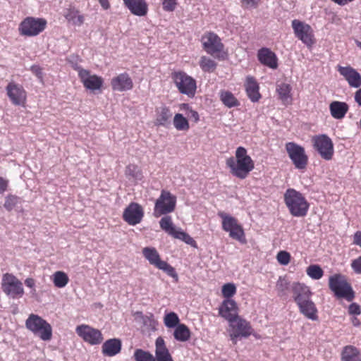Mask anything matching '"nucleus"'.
<instances>
[{
  "label": "nucleus",
  "instance_id": "43",
  "mask_svg": "<svg viewBox=\"0 0 361 361\" xmlns=\"http://www.w3.org/2000/svg\"><path fill=\"white\" fill-rule=\"evenodd\" d=\"M180 319L175 312H169L165 314L164 323L167 328H176L179 324Z\"/></svg>",
  "mask_w": 361,
  "mask_h": 361
},
{
  "label": "nucleus",
  "instance_id": "46",
  "mask_svg": "<svg viewBox=\"0 0 361 361\" xmlns=\"http://www.w3.org/2000/svg\"><path fill=\"white\" fill-rule=\"evenodd\" d=\"M222 295L226 299H230L236 293V287L233 283H228L222 286Z\"/></svg>",
  "mask_w": 361,
  "mask_h": 361
},
{
  "label": "nucleus",
  "instance_id": "48",
  "mask_svg": "<svg viewBox=\"0 0 361 361\" xmlns=\"http://www.w3.org/2000/svg\"><path fill=\"white\" fill-rule=\"evenodd\" d=\"M180 109L183 111H186L187 116L189 118L192 119L194 122L197 123L199 121L200 118L198 113L196 111L192 109L188 104H181Z\"/></svg>",
  "mask_w": 361,
  "mask_h": 361
},
{
  "label": "nucleus",
  "instance_id": "44",
  "mask_svg": "<svg viewBox=\"0 0 361 361\" xmlns=\"http://www.w3.org/2000/svg\"><path fill=\"white\" fill-rule=\"evenodd\" d=\"M126 175L135 180H141L142 178L141 170L137 166L134 164H130L126 167Z\"/></svg>",
  "mask_w": 361,
  "mask_h": 361
},
{
  "label": "nucleus",
  "instance_id": "29",
  "mask_svg": "<svg viewBox=\"0 0 361 361\" xmlns=\"http://www.w3.org/2000/svg\"><path fill=\"white\" fill-rule=\"evenodd\" d=\"M156 361H173L168 348L166 346L164 338L158 337L155 341Z\"/></svg>",
  "mask_w": 361,
  "mask_h": 361
},
{
  "label": "nucleus",
  "instance_id": "3",
  "mask_svg": "<svg viewBox=\"0 0 361 361\" xmlns=\"http://www.w3.org/2000/svg\"><path fill=\"white\" fill-rule=\"evenodd\" d=\"M25 326L35 336L44 341H49L52 338L51 326L37 314H30L25 321Z\"/></svg>",
  "mask_w": 361,
  "mask_h": 361
},
{
  "label": "nucleus",
  "instance_id": "17",
  "mask_svg": "<svg viewBox=\"0 0 361 361\" xmlns=\"http://www.w3.org/2000/svg\"><path fill=\"white\" fill-rule=\"evenodd\" d=\"M75 332L85 342L92 345L100 344L104 339L99 330L87 324L78 326Z\"/></svg>",
  "mask_w": 361,
  "mask_h": 361
},
{
  "label": "nucleus",
  "instance_id": "31",
  "mask_svg": "<svg viewBox=\"0 0 361 361\" xmlns=\"http://www.w3.org/2000/svg\"><path fill=\"white\" fill-rule=\"evenodd\" d=\"M63 16L69 23L75 26L80 27L85 21L84 16L74 6L68 8Z\"/></svg>",
  "mask_w": 361,
  "mask_h": 361
},
{
  "label": "nucleus",
  "instance_id": "27",
  "mask_svg": "<svg viewBox=\"0 0 361 361\" xmlns=\"http://www.w3.org/2000/svg\"><path fill=\"white\" fill-rule=\"evenodd\" d=\"M297 305L299 308L300 312L306 318L312 321L318 320V310L316 305L312 299L300 302Z\"/></svg>",
  "mask_w": 361,
  "mask_h": 361
},
{
  "label": "nucleus",
  "instance_id": "38",
  "mask_svg": "<svg viewBox=\"0 0 361 361\" xmlns=\"http://www.w3.org/2000/svg\"><path fill=\"white\" fill-rule=\"evenodd\" d=\"M52 281L56 287L61 288L68 284L69 279L65 272L57 271L52 275Z\"/></svg>",
  "mask_w": 361,
  "mask_h": 361
},
{
  "label": "nucleus",
  "instance_id": "57",
  "mask_svg": "<svg viewBox=\"0 0 361 361\" xmlns=\"http://www.w3.org/2000/svg\"><path fill=\"white\" fill-rule=\"evenodd\" d=\"M99 3L100 4L101 6L104 9L107 10L110 8V4L109 2V0H98Z\"/></svg>",
  "mask_w": 361,
  "mask_h": 361
},
{
  "label": "nucleus",
  "instance_id": "10",
  "mask_svg": "<svg viewBox=\"0 0 361 361\" xmlns=\"http://www.w3.org/2000/svg\"><path fill=\"white\" fill-rule=\"evenodd\" d=\"M286 149L289 158L296 169L303 170L306 168L308 157L303 147L295 142H290L286 144Z\"/></svg>",
  "mask_w": 361,
  "mask_h": 361
},
{
  "label": "nucleus",
  "instance_id": "62",
  "mask_svg": "<svg viewBox=\"0 0 361 361\" xmlns=\"http://www.w3.org/2000/svg\"><path fill=\"white\" fill-rule=\"evenodd\" d=\"M360 128H361V119L360 120Z\"/></svg>",
  "mask_w": 361,
  "mask_h": 361
},
{
  "label": "nucleus",
  "instance_id": "25",
  "mask_svg": "<svg viewBox=\"0 0 361 361\" xmlns=\"http://www.w3.org/2000/svg\"><path fill=\"white\" fill-rule=\"evenodd\" d=\"M124 6L135 16L142 17L147 14L148 4L145 0H123Z\"/></svg>",
  "mask_w": 361,
  "mask_h": 361
},
{
  "label": "nucleus",
  "instance_id": "23",
  "mask_svg": "<svg viewBox=\"0 0 361 361\" xmlns=\"http://www.w3.org/2000/svg\"><path fill=\"white\" fill-rule=\"evenodd\" d=\"M111 85L114 91L125 92L133 88V82L129 75L123 73L113 78L111 81Z\"/></svg>",
  "mask_w": 361,
  "mask_h": 361
},
{
  "label": "nucleus",
  "instance_id": "22",
  "mask_svg": "<svg viewBox=\"0 0 361 361\" xmlns=\"http://www.w3.org/2000/svg\"><path fill=\"white\" fill-rule=\"evenodd\" d=\"M337 69L350 87L357 88L361 86V75L355 69L341 66H338Z\"/></svg>",
  "mask_w": 361,
  "mask_h": 361
},
{
  "label": "nucleus",
  "instance_id": "50",
  "mask_svg": "<svg viewBox=\"0 0 361 361\" xmlns=\"http://www.w3.org/2000/svg\"><path fill=\"white\" fill-rule=\"evenodd\" d=\"M163 9L166 11H173L177 6V0H163Z\"/></svg>",
  "mask_w": 361,
  "mask_h": 361
},
{
  "label": "nucleus",
  "instance_id": "45",
  "mask_svg": "<svg viewBox=\"0 0 361 361\" xmlns=\"http://www.w3.org/2000/svg\"><path fill=\"white\" fill-rule=\"evenodd\" d=\"M276 287L279 295L283 296L286 295V292L289 288V283L286 279L280 277Z\"/></svg>",
  "mask_w": 361,
  "mask_h": 361
},
{
  "label": "nucleus",
  "instance_id": "52",
  "mask_svg": "<svg viewBox=\"0 0 361 361\" xmlns=\"http://www.w3.org/2000/svg\"><path fill=\"white\" fill-rule=\"evenodd\" d=\"M351 267L356 274H361V257L352 261Z\"/></svg>",
  "mask_w": 361,
  "mask_h": 361
},
{
  "label": "nucleus",
  "instance_id": "9",
  "mask_svg": "<svg viewBox=\"0 0 361 361\" xmlns=\"http://www.w3.org/2000/svg\"><path fill=\"white\" fill-rule=\"evenodd\" d=\"M172 79L178 91L189 97H193L196 92V81L191 76L183 71L175 72Z\"/></svg>",
  "mask_w": 361,
  "mask_h": 361
},
{
  "label": "nucleus",
  "instance_id": "28",
  "mask_svg": "<svg viewBox=\"0 0 361 361\" xmlns=\"http://www.w3.org/2000/svg\"><path fill=\"white\" fill-rule=\"evenodd\" d=\"M245 87L248 98L252 102H257L261 98V94L259 92V85L255 79L250 75L246 77Z\"/></svg>",
  "mask_w": 361,
  "mask_h": 361
},
{
  "label": "nucleus",
  "instance_id": "7",
  "mask_svg": "<svg viewBox=\"0 0 361 361\" xmlns=\"http://www.w3.org/2000/svg\"><path fill=\"white\" fill-rule=\"evenodd\" d=\"M176 204V197L169 191L162 190L160 196L155 202L154 216L159 217L174 211Z\"/></svg>",
  "mask_w": 361,
  "mask_h": 361
},
{
  "label": "nucleus",
  "instance_id": "51",
  "mask_svg": "<svg viewBox=\"0 0 361 361\" xmlns=\"http://www.w3.org/2000/svg\"><path fill=\"white\" fill-rule=\"evenodd\" d=\"M243 6L247 8H255L258 6L261 0H240Z\"/></svg>",
  "mask_w": 361,
  "mask_h": 361
},
{
  "label": "nucleus",
  "instance_id": "13",
  "mask_svg": "<svg viewBox=\"0 0 361 361\" xmlns=\"http://www.w3.org/2000/svg\"><path fill=\"white\" fill-rule=\"evenodd\" d=\"M228 324L230 337L234 343H237L238 338H247L252 334L253 330L250 322L240 317H238Z\"/></svg>",
  "mask_w": 361,
  "mask_h": 361
},
{
  "label": "nucleus",
  "instance_id": "32",
  "mask_svg": "<svg viewBox=\"0 0 361 361\" xmlns=\"http://www.w3.org/2000/svg\"><path fill=\"white\" fill-rule=\"evenodd\" d=\"M348 105L343 102L334 101L329 105L331 116L336 119H342L348 111Z\"/></svg>",
  "mask_w": 361,
  "mask_h": 361
},
{
  "label": "nucleus",
  "instance_id": "2",
  "mask_svg": "<svg viewBox=\"0 0 361 361\" xmlns=\"http://www.w3.org/2000/svg\"><path fill=\"white\" fill-rule=\"evenodd\" d=\"M284 202L290 214L295 217L307 215L310 204L305 196L293 188H288L284 195Z\"/></svg>",
  "mask_w": 361,
  "mask_h": 361
},
{
  "label": "nucleus",
  "instance_id": "11",
  "mask_svg": "<svg viewBox=\"0 0 361 361\" xmlns=\"http://www.w3.org/2000/svg\"><path fill=\"white\" fill-rule=\"evenodd\" d=\"M203 49L212 56L219 57L220 54L224 51V45L221 38L214 32H208L204 33L201 38Z\"/></svg>",
  "mask_w": 361,
  "mask_h": 361
},
{
  "label": "nucleus",
  "instance_id": "8",
  "mask_svg": "<svg viewBox=\"0 0 361 361\" xmlns=\"http://www.w3.org/2000/svg\"><path fill=\"white\" fill-rule=\"evenodd\" d=\"M47 22L44 18L27 17L19 25V32L23 36L34 37L43 32Z\"/></svg>",
  "mask_w": 361,
  "mask_h": 361
},
{
  "label": "nucleus",
  "instance_id": "18",
  "mask_svg": "<svg viewBox=\"0 0 361 361\" xmlns=\"http://www.w3.org/2000/svg\"><path fill=\"white\" fill-rule=\"evenodd\" d=\"M292 27L295 36L304 44L308 47L313 44L312 29L308 24L298 20H293L292 21Z\"/></svg>",
  "mask_w": 361,
  "mask_h": 361
},
{
  "label": "nucleus",
  "instance_id": "35",
  "mask_svg": "<svg viewBox=\"0 0 361 361\" xmlns=\"http://www.w3.org/2000/svg\"><path fill=\"white\" fill-rule=\"evenodd\" d=\"M173 336L178 341L185 342L190 338V331L185 324H180L175 328Z\"/></svg>",
  "mask_w": 361,
  "mask_h": 361
},
{
  "label": "nucleus",
  "instance_id": "30",
  "mask_svg": "<svg viewBox=\"0 0 361 361\" xmlns=\"http://www.w3.org/2000/svg\"><path fill=\"white\" fill-rule=\"evenodd\" d=\"M121 350V341L118 338H111L106 341L102 347L103 355L113 357L120 353Z\"/></svg>",
  "mask_w": 361,
  "mask_h": 361
},
{
  "label": "nucleus",
  "instance_id": "53",
  "mask_svg": "<svg viewBox=\"0 0 361 361\" xmlns=\"http://www.w3.org/2000/svg\"><path fill=\"white\" fill-rule=\"evenodd\" d=\"M348 312L350 314L360 315L361 314L360 306L355 302L350 304L348 307Z\"/></svg>",
  "mask_w": 361,
  "mask_h": 361
},
{
  "label": "nucleus",
  "instance_id": "36",
  "mask_svg": "<svg viewBox=\"0 0 361 361\" xmlns=\"http://www.w3.org/2000/svg\"><path fill=\"white\" fill-rule=\"evenodd\" d=\"M291 87L290 85L282 82L277 85L276 92L283 103H290L291 101Z\"/></svg>",
  "mask_w": 361,
  "mask_h": 361
},
{
  "label": "nucleus",
  "instance_id": "54",
  "mask_svg": "<svg viewBox=\"0 0 361 361\" xmlns=\"http://www.w3.org/2000/svg\"><path fill=\"white\" fill-rule=\"evenodd\" d=\"M31 71L39 79H42V73L41 68L38 66H32L31 67Z\"/></svg>",
  "mask_w": 361,
  "mask_h": 361
},
{
  "label": "nucleus",
  "instance_id": "56",
  "mask_svg": "<svg viewBox=\"0 0 361 361\" xmlns=\"http://www.w3.org/2000/svg\"><path fill=\"white\" fill-rule=\"evenodd\" d=\"M353 243L361 247V231H357L354 234Z\"/></svg>",
  "mask_w": 361,
  "mask_h": 361
},
{
  "label": "nucleus",
  "instance_id": "41",
  "mask_svg": "<svg viewBox=\"0 0 361 361\" xmlns=\"http://www.w3.org/2000/svg\"><path fill=\"white\" fill-rule=\"evenodd\" d=\"M135 361H156L152 353L142 349H136L133 354Z\"/></svg>",
  "mask_w": 361,
  "mask_h": 361
},
{
  "label": "nucleus",
  "instance_id": "39",
  "mask_svg": "<svg viewBox=\"0 0 361 361\" xmlns=\"http://www.w3.org/2000/svg\"><path fill=\"white\" fill-rule=\"evenodd\" d=\"M173 126L178 130H188L190 125L188 119L181 114H176L173 118Z\"/></svg>",
  "mask_w": 361,
  "mask_h": 361
},
{
  "label": "nucleus",
  "instance_id": "12",
  "mask_svg": "<svg viewBox=\"0 0 361 361\" xmlns=\"http://www.w3.org/2000/svg\"><path fill=\"white\" fill-rule=\"evenodd\" d=\"M314 148L324 160L333 158L334 149L331 139L326 135L322 134L312 137Z\"/></svg>",
  "mask_w": 361,
  "mask_h": 361
},
{
  "label": "nucleus",
  "instance_id": "4",
  "mask_svg": "<svg viewBox=\"0 0 361 361\" xmlns=\"http://www.w3.org/2000/svg\"><path fill=\"white\" fill-rule=\"evenodd\" d=\"M329 287L337 298H345L348 301H352L355 298V293L347 281L345 276L336 274L329 279Z\"/></svg>",
  "mask_w": 361,
  "mask_h": 361
},
{
  "label": "nucleus",
  "instance_id": "55",
  "mask_svg": "<svg viewBox=\"0 0 361 361\" xmlns=\"http://www.w3.org/2000/svg\"><path fill=\"white\" fill-rule=\"evenodd\" d=\"M7 186L8 181L6 179L0 177V194L4 193L6 190Z\"/></svg>",
  "mask_w": 361,
  "mask_h": 361
},
{
  "label": "nucleus",
  "instance_id": "61",
  "mask_svg": "<svg viewBox=\"0 0 361 361\" xmlns=\"http://www.w3.org/2000/svg\"><path fill=\"white\" fill-rule=\"evenodd\" d=\"M356 44L361 49V42L356 41Z\"/></svg>",
  "mask_w": 361,
  "mask_h": 361
},
{
  "label": "nucleus",
  "instance_id": "21",
  "mask_svg": "<svg viewBox=\"0 0 361 361\" xmlns=\"http://www.w3.org/2000/svg\"><path fill=\"white\" fill-rule=\"evenodd\" d=\"M6 92L8 98L14 105H24L26 100V92L22 86L10 82L6 87Z\"/></svg>",
  "mask_w": 361,
  "mask_h": 361
},
{
  "label": "nucleus",
  "instance_id": "19",
  "mask_svg": "<svg viewBox=\"0 0 361 361\" xmlns=\"http://www.w3.org/2000/svg\"><path fill=\"white\" fill-rule=\"evenodd\" d=\"M144 212L142 207L135 202L130 203L123 212V219L130 225L139 224L143 217Z\"/></svg>",
  "mask_w": 361,
  "mask_h": 361
},
{
  "label": "nucleus",
  "instance_id": "49",
  "mask_svg": "<svg viewBox=\"0 0 361 361\" xmlns=\"http://www.w3.org/2000/svg\"><path fill=\"white\" fill-rule=\"evenodd\" d=\"M276 259L279 264L287 265L290 260V255L286 251H280L276 255Z\"/></svg>",
  "mask_w": 361,
  "mask_h": 361
},
{
  "label": "nucleus",
  "instance_id": "26",
  "mask_svg": "<svg viewBox=\"0 0 361 361\" xmlns=\"http://www.w3.org/2000/svg\"><path fill=\"white\" fill-rule=\"evenodd\" d=\"M258 60L263 65L276 69L278 67L276 54L268 48H262L257 53Z\"/></svg>",
  "mask_w": 361,
  "mask_h": 361
},
{
  "label": "nucleus",
  "instance_id": "58",
  "mask_svg": "<svg viewBox=\"0 0 361 361\" xmlns=\"http://www.w3.org/2000/svg\"><path fill=\"white\" fill-rule=\"evenodd\" d=\"M355 100L359 106H361V88L355 93Z\"/></svg>",
  "mask_w": 361,
  "mask_h": 361
},
{
  "label": "nucleus",
  "instance_id": "60",
  "mask_svg": "<svg viewBox=\"0 0 361 361\" xmlns=\"http://www.w3.org/2000/svg\"><path fill=\"white\" fill-rule=\"evenodd\" d=\"M353 324L354 326H360V321L357 318H354L353 319Z\"/></svg>",
  "mask_w": 361,
  "mask_h": 361
},
{
  "label": "nucleus",
  "instance_id": "42",
  "mask_svg": "<svg viewBox=\"0 0 361 361\" xmlns=\"http://www.w3.org/2000/svg\"><path fill=\"white\" fill-rule=\"evenodd\" d=\"M200 66L204 72H212L216 67V63L212 59L203 56L200 59Z\"/></svg>",
  "mask_w": 361,
  "mask_h": 361
},
{
  "label": "nucleus",
  "instance_id": "34",
  "mask_svg": "<svg viewBox=\"0 0 361 361\" xmlns=\"http://www.w3.org/2000/svg\"><path fill=\"white\" fill-rule=\"evenodd\" d=\"M172 116V113L169 107L162 105L156 109L155 123L158 126H166L169 123Z\"/></svg>",
  "mask_w": 361,
  "mask_h": 361
},
{
  "label": "nucleus",
  "instance_id": "6",
  "mask_svg": "<svg viewBox=\"0 0 361 361\" xmlns=\"http://www.w3.org/2000/svg\"><path fill=\"white\" fill-rule=\"evenodd\" d=\"M219 216L221 219L222 228L224 231L229 233V236L241 243H245L246 239L244 230L242 226L238 224V220L224 212L218 213Z\"/></svg>",
  "mask_w": 361,
  "mask_h": 361
},
{
  "label": "nucleus",
  "instance_id": "37",
  "mask_svg": "<svg viewBox=\"0 0 361 361\" xmlns=\"http://www.w3.org/2000/svg\"><path fill=\"white\" fill-rule=\"evenodd\" d=\"M220 99L223 104L228 108L238 106L240 104L233 94L228 91H221Z\"/></svg>",
  "mask_w": 361,
  "mask_h": 361
},
{
  "label": "nucleus",
  "instance_id": "15",
  "mask_svg": "<svg viewBox=\"0 0 361 361\" xmlns=\"http://www.w3.org/2000/svg\"><path fill=\"white\" fill-rule=\"evenodd\" d=\"M2 288L6 295L13 298H20L24 293L21 281L13 274L8 273L3 276Z\"/></svg>",
  "mask_w": 361,
  "mask_h": 361
},
{
  "label": "nucleus",
  "instance_id": "47",
  "mask_svg": "<svg viewBox=\"0 0 361 361\" xmlns=\"http://www.w3.org/2000/svg\"><path fill=\"white\" fill-rule=\"evenodd\" d=\"M20 198L16 195H8L6 197L4 207L8 211H11L18 203Z\"/></svg>",
  "mask_w": 361,
  "mask_h": 361
},
{
  "label": "nucleus",
  "instance_id": "1",
  "mask_svg": "<svg viewBox=\"0 0 361 361\" xmlns=\"http://www.w3.org/2000/svg\"><path fill=\"white\" fill-rule=\"evenodd\" d=\"M226 166L233 176L245 179L254 169L255 163L247 154V149L243 147H238L235 150V157L226 159Z\"/></svg>",
  "mask_w": 361,
  "mask_h": 361
},
{
  "label": "nucleus",
  "instance_id": "59",
  "mask_svg": "<svg viewBox=\"0 0 361 361\" xmlns=\"http://www.w3.org/2000/svg\"><path fill=\"white\" fill-rule=\"evenodd\" d=\"M25 284L29 288H33L35 286V281L32 278H27L25 281Z\"/></svg>",
  "mask_w": 361,
  "mask_h": 361
},
{
  "label": "nucleus",
  "instance_id": "5",
  "mask_svg": "<svg viewBox=\"0 0 361 361\" xmlns=\"http://www.w3.org/2000/svg\"><path fill=\"white\" fill-rule=\"evenodd\" d=\"M142 255L149 263L156 268L164 271L168 276L174 279L175 281H178V276L176 269L165 261L161 259L160 255L156 248L153 247H145L142 249Z\"/></svg>",
  "mask_w": 361,
  "mask_h": 361
},
{
  "label": "nucleus",
  "instance_id": "40",
  "mask_svg": "<svg viewBox=\"0 0 361 361\" xmlns=\"http://www.w3.org/2000/svg\"><path fill=\"white\" fill-rule=\"evenodd\" d=\"M306 273L309 277L314 280H319L324 275V271L317 264L310 265L306 269Z\"/></svg>",
  "mask_w": 361,
  "mask_h": 361
},
{
  "label": "nucleus",
  "instance_id": "20",
  "mask_svg": "<svg viewBox=\"0 0 361 361\" xmlns=\"http://www.w3.org/2000/svg\"><path fill=\"white\" fill-rule=\"evenodd\" d=\"M237 303L233 300L225 299L219 308V314L229 323L239 317Z\"/></svg>",
  "mask_w": 361,
  "mask_h": 361
},
{
  "label": "nucleus",
  "instance_id": "14",
  "mask_svg": "<svg viewBox=\"0 0 361 361\" xmlns=\"http://www.w3.org/2000/svg\"><path fill=\"white\" fill-rule=\"evenodd\" d=\"M161 228L166 232L169 235L175 238L179 239L185 243L192 245L195 243V240L188 233L182 231L180 228H176L172 221L170 216H164L159 221Z\"/></svg>",
  "mask_w": 361,
  "mask_h": 361
},
{
  "label": "nucleus",
  "instance_id": "16",
  "mask_svg": "<svg viewBox=\"0 0 361 361\" xmlns=\"http://www.w3.org/2000/svg\"><path fill=\"white\" fill-rule=\"evenodd\" d=\"M73 68L78 71L80 81L86 89L92 92L100 90L103 84V79L101 77L90 74L89 71L77 64L74 65Z\"/></svg>",
  "mask_w": 361,
  "mask_h": 361
},
{
  "label": "nucleus",
  "instance_id": "33",
  "mask_svg": "<svg viewBox=\"0 0 361 361\" xmlns=\"http://www.w3.org/2000/svg\"><path fill=\"white\" fill-rule=\"evenodd\" d=\"M341 361H361V353L356 347L348 345L341 350Z\"/></svg>",
  "mask_w": 361,
  "mask_h": 361
},
{
  "label": "nucleus",
  "instance_id": "24",
  "mask_svg": "<svg viewBox=\"0 0 361 361\" xmlns=\"http://www.w3.org/2000/svg\"><path fill=\"white\" fill-rule=\"evenodd\" d=\"M293 298L297 305L311 299L312 293L310 288L300 283H295L291 287Z\"/></svg>",
  "mask_w": 361,
  "mask_h": 361
}]
</instances>
